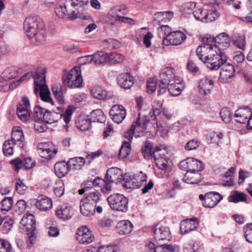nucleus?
Returning a JSON list of instances; mask_svg holds the SVG:
<instances>
[{"mask_svg":"<svg viewBox=\"0 0 252 252\" xmlns=\"http://www.w3.org/2000/svg\"><path fill=\"white\" fill-rule=\"evenodd\" d=\"M46 123L43 119L35 120L34 124V127L36 131L39 132H43L47 128Z\"/></svg>","mask_w":252,"mask_h":252,"instance_id":"nucleus-55","label":"nucleus"},{"mask_svg":"<svg viewBox=\"0 0 252 252\" xmlns=\"http://www.w3.org/2000/svg\"><path fill=\"white\" fill-rule=\"evenodd\" d=\"M92 96L98 100H111L116 97L113 92H107L99 86H94L91 90Z\"/></svg>","mask_w":252,"mask_h":252,"instance_id":"nucleus-14","label":"nucleus"},{"mask_svg":"<svg viewBox=\"0 0 252 252\" xmlns=\"http://www.w3.org/2000/svg\"><path fill=\"white\" fill-rule=\"evenodd\" d=\"M30 101L27 96H24L22 100L17 106V114L21 121L26 122L30 119Z\"/></svg>","mask_w":252,"mask_h":252,"instance_id":"nucleus-13","label":"nucleus"},{"mask_svg":"<svg viewBox=\"0 0 252 252\" xmlns=\"http://www.w3.org/2000/svg\"><path fill=\"white\" fill-rule=\"evenodd\" d=\"M126 8H121L119 6L114 7L113 8H112L110 11L109 14H108V18H109V20H108V23L111 25H114L115 24L114 21H112V19H114V18H112L111 16H109L110 15L111 16H116L117 15H119L118 14L119 12H123V14H126V13L125 12Z\"/></svg>","mask_w":252,"mask_h":252,"instance_id":"nucleus-45","label":"nucleus"},{"mask_svg":"<svg viewBox=\"0 0 252 252\" xmlns=\"http://www.w3.org/2000/svg\"><path fill=\"white\" fill-rule=\"evenodd\" d=\"M223 135L222 133L212 132L207 136V140L209 143H218L222 139Z\"/></svg>","mask_w":252,"mask_h":252,"instance_id":"nucleus-52","label":"nucleus"},{"mask_svg":"<svg viewBox=\"0 0 252 252\" xmlns=\"http://www.w3.org/2000/svg\"><path fill=\"white\" fill-rule=\"evenodd\" d=\"M103 180L104 182H103L101 185V190L103 193H109L112 190V185L114 182L112 181L111 180H109V179L106 176Z\"/></svg>","mask_w":252,"mask_h":252,"instance_id":"nucleus-54","label":"nucleus"},{"mask_svg":"<svg viewBox=\"0 0 252 252\" xmlns=\"http://www.w3.org/2000/svg\"><path fill=\"white\" fill-rule=\"evenodd\" d=\"M11 141L18 145L20 148L23 149L26 145L25 138L22 130L20 127H14L11 134Z\"/></svg>","mask_w":252,"mask_h":252,"instance_id":"nucleus-19","label":"nucleus"},{"mask_svg":"<svg viewBox=\"0 0 252 252\" xmlns=\"http://www.w3.org/2000/svg\"><path fill=\"white\" fill-rule=\"evenodd\" d=\"M140 119L139 118H138L136 121L134 122L132 126H131L130 128L127 131L125 134V137L128 140L131 141L133 136L134 135L135 137H139V135L137 134L136 133H134V131L135 130L136 128H138L140 127L141 125V123L140 122Z\"/></svg>","mask_w":252,"mask_h":252,"instance_id":"nucleus-41","label":"nucleus"},{"mask_svg":"<svg viewBox=\"0 0 252 252\" xmlns=\"http://www.w3.org/2000/svg\"><path fill=\"white\" fill-rule=\"evenodd\" d=\"M18 74V68L16 66H12L6 68L1 73V75L5 81L15 78Z\"/></svg>","mask_w":252,"mask_h":252,"instance_id":"nucleus-38","label":"nucleus"},{"mask_svg":"<svg viewBox=\"0 0 252 252\" xmlns=\"http://www.w3.org/2000/svg\"><path fill=\"white\" fill-rule=\"evenodd\" d=\"M36 206L41 211H46L52 208V202L48 197L41 195L36 199Z\"/></svg>","mask_w":252,"mask_h":252,"instance_id":"nucleus-28","label":"nucleus"},{"mask_svg":"<svg viewBox=\"0 0 252 252\" xmlns=\"http://www.w3.org/2000/svg\"><path fill=\"white\" fill-rule=\"evenodd\" d=\"M66 88L60 83H55L52 88L54 96L61 104L64 102L63 94L66 92Z\"/></svg>","mask_w":252,"mask_h":252,"instance_id":"nucleus-29","label":"nucleus"},{"mask_svg":"<svg viewBox=\"0 0 252 252\" xmlns=\"http://www.w3.org/2000/svg\"><path fill=\"white\" fill-rule=\"evenodd\" d=\"M196 54L199 60L211 70H218L221 67L219 80L227 82L232 78L235 72L234 66L227 63V58L223 52H220L216 46L206 45L198 47Z\"/></svg>","mask_w":252,"mask_h":252,"instance_id":"nucleus-1","label":"nucleus"},{"mask_svg":"<svg viewBox=\"0 0 252 252\" xmlns=\"http://www.w3.org/2000/svg\"><path fill=\"white\" fill-rule=\"evenodd\" d=\"M179 167L183 170L200 172L203 170L204 165L201 161L193 158H189L181 161L179 164Z\"/></svg>","mask_w":252,"mask_h":252,"instance_id":"nucleus-10","label":"nucleus"},{"mask_svg":"<svg viewBox=\"0 0 252 252\" xmlns=\"http://www.w3.org/2000/svg\"><path fill=\"white\" fill-rule=\"evenodd\" d=\"M20 223L25 228L27 231L33 232L35 229V220L34 217L31 214L24 215Z\"/></svg>","mask_w":252,"mask_h":252,"instance_id":"nucleus-23","label":"nucleus"},{"mask_svg":"<svg viewBox=\"0 0 252 252\" xmlns=\"http://www.w3.org/2000/svg\"><path fill=\"white\" fill-rule=\"evenodd\" d=\"M110 115L114 122L121 123L126 116V110L121 105H114L109 111Z\"/></svg>","mask_w":252,"mask_h":252,"instance_id":"nucleus-17","label":"nucleus"},{"mask_svg":"<svg viewBox=\"0 0 252 252\" xmlns=\"http://www.w3.org/2000/svg\"><path fill=\"white\" fill-rule=\"evenodd\" d=\"M203 14V22L205 23L214 21L220 16V13L216 10L205 11V14Z\"/></svg>","mask_w":252,"mask_h":252,"instance_id":"nucleus-44","label":"nucleus"},{"mask_svg":"<svg viewBox=\"0 0 252 252\" xmlns=\"http://www.w3.org/2000/svg\"><path fill=\"white\" fill-rule=\"evenodd\" d=\"M91 126V122L88 119L79 120L77 124V126L82 131L88 130Z\"/></svg>","mask_w":252,"mask_h":252,"instance_id":"nucleus-58","label":"nucleus"},{"mask_svg":"<svg viewBox=\"0 0 252 252\" xmlns=\"http://www.w3.org/2000/svg\"><path fill=\"white\" fill-rule=\"evenodd\" d=\"M39 155L42 158L50 159L52 157V151L49 148V145L46 143H39L37 146Z\"/></svg>","mask_w":252,"mask_h":252,"instance_id":"nucleus-37","label":"nucleus"},{"mask_svg":"<svg viewBox=\"0 0 252 252\" xmlns=\"http://www.w3.org/2000/svg\"><path fill=\"white\" fill-rule=\"evenodd\" d=\"M63 81L64 85L70 89L81 87L82 85L83 79L80 68L78 67L73 68L66 76L63 77Z\"/></svg>","mask_w":252,"mask_h":252,"instance_id":"nucleus-7","label":"nucleus"},{"mask_svg":"<svg viewBox=\"0 0 252 252\" xmlns=\"http://www.w3.org/2000/svg\"><path fill=\"white\" fill-rule=\"evenodd\" d=\"M198 87L200 93L204 95L209 94L214 88L213 81L209 78L205 77L200 81Z\"/></svg>","mask_w":252,"mask_h":252,"instance_id":"nucleus-24","label":"nucleus"},{"mask_svg":"<svg viewBox=\"0 0 252 252\" xmlns=\"http://www.w3.org/2000/svg\"><path fill=\"white\" fill-rule=\"evenodd\" d=\"M200 143L199 140L193 139L186 143L185 148L188 151L195 150L199 146Z\"/></svg>","mask_w":252,"mask_h":252,"instance_id":"nucleus-62","label":"nucleus"},{"mask_svg":"<svg viewBox=\"0 0 252 252\" xmlns=\"http://www.w3.org/2000/svg\"><path fill=\"white\" fill-rule=\"evenodd\" d=\"M81 214L85 217H90L94 215L95 211L101 213L103 211L102 205H98L96 208L81 200L80 202Z\"/></svg>","mask_w":252,"mask_h":252,"instance_id":"nucleus-16","label":"nucleus"},{"mask_svg":"<svg viewBox=\"0 0 252 252\" xmlns=\"http://www.w3.org/2000/svg\"><path fill=\"white\" fill-rule=\"evenodd\" d=\"M251 109L248 106L240 107L238 109L234 115V117L236 119L235 121L240 124H244L247 122V119L251 114Z\"/></svg>","mask_w":252,"mask_h":252,"instance_id":"nucleus-22","label":"nucleus"},{"mask_svg":"<svg viewBox=\"0 0 252 252\" xmlns=\"http://www.w3.org/2000/svg\"><path fill=\"white\" fill-rule=\"evenodd\" d=\"M108 62L111 63H122L124 59V57L121 54L113 52L108 54Z\"/></svg>","mask_w":252,"mask_h":252,"instance_id":"nucleus-51","label":"nucleus"},{"mask_svg":"<svg viewBox=\"0 0 252 252\" xmlns=\"http://www.w3.org/2000/svg\"><path fill=\"white\" fill-rule=\"evenodd\" d=\"M93 62L96 65L100 64L105 62H108V54L103 51L95 53L93 56Z\"/></svg>","mask_w":252,"mask_h":252,"instance_id":"nucleus-43","label":"nucleus"},{"mask_svg":"<svg viewBox=\"0 0 252 252\" xmlns=\"http://www.w3.org/2000/svg\"><path fill=\"white\" fill-rule=\"evenodd\" d=\"M75 110V107L72 105L68 106L63 114L46 110L43 115V119L46 123L50 124L57 122L59 120L63 118L65 124L68 125Z\"/></svg>","mask_w":252,"mask_h":252,"instance_id":"nucleus-5","label":"nucleus"},{"mask_svg":"<svg viewBox=\"0 0 252 252\" xmlns=\"http://www.w3.org/2000/svg\"><path fill=\"white\" fill-rule=\"evenodd\" d=\"M73 212L71 206L63 205L56 210V215L62 220H68L72 217Z\"/></svg>","mask_w":252,"mask_h":252,"instance_id":"nucleus-26","label":"nucleus"},{"mask_svg":"<svg viewBox=\"0 0 252 252\" xmlns=\"http://www.w3.org/2000/svg\"><path fill=\"white\" fill-rule=\"evenodd\" d=\"M41 75L37 73L34 76V93L35 94L39 93L41 99L51 105L54 104V102L51 97L50 91L45 85V73L46 69L43 68L41 70Z\"/></svg>","mask_w":252,"mask_h":252,"instance_id":"nucleus-4","label":"nucleus"},{"mask_svg":"<svg viewBox=\"0 0 252 252\" xmlns=\"http://www.w3.org/2000/svg\"><path fill=\"white\" fill-rule=\"evenodd\" d=\"M152 144L148 140H147L142 148V153L145 158L149 159L154 158V153L158 154V152L161 150L158 147L153 149Z\"/></svg>","mask_w":252,"mask_h":252,"instance_id":"nucleus-31","label":"nucleus"},{"mask_svg":"<svg viewBox=\"0 0 252 252\" xmlns=\"http://www.w3.org/2000/svg\"><path fill=\"white\" fill-rule=\"evenodd\" d=\"M118 83L125 89H129L133 84V77L129 73L122 74L118 78Z\"/></svg>","mask_w":252,"mask_h":252,"instance_id":"nucleus-30","label":"nucleus"},{"mask_svg":"<svg viewBox=\"0 0 252 252\" xmlns=\"http://www.w3.org/2000/svg\"><path fill=\"white\" fill-rule=\"evenodd\" d=\"M106 177L111 180L112 181L122 182L123 176L121 170L117 167H112L107 171Z\"/></svg>","mask_w":252,"mask_h":252,"instance_id":"nucleus-34","label":"nucleus"},{"mask_svg":"<svg viewBox=\"0 0 252 252\" xmlns=\"http://www.w3.org/2000/svg\"><path fill=\"white\" fill-rule=\"evenodd\" d=\"M154 159L156 166L159 169L165 171H169L171 170L168 164V158L161 157L158 154L154 153Z\"/></svg>","mask_w":252,"mask_h":252,"instance_id":"nucleus-35","label":"nucleus"},{"mask_svg":"<svg viewBox=\"0 0 252 252\" xmlns=\"http://www.w3.org/2000/svg\"><path fill=\"white\" fill-rule=\"evenodd\" d=\"M15 145L16 144L10 140L5 141L3 146V152L5 156H10L13 154V148Z\"/></svg>","mask_w":252,"mask_h":252,"instance_id":"nucleus-47","label":"nucleus"},{"mask_svg":"<svg viewBox=\"0 0 252 252\" xmlns=\"http://www.w3.org/2000/svg\"><path fill=\"white\" fill-rule=\"evenodd\" d=\"M107 200L112 210L122 212L128 210V199L123 194L114 193L108 196Z\"/></svg>","mask_w":252,"mask_h":252,"instance_id":"nucleus-8","label":"nucleus"},{"mask_svg":"<svg viewBox=\"0 0 252 252\" xmlns=\"http://www.w3.org/2000/svg\"><path fill=\"white\" fill-rule=\"evenodd\" d=\"M12 247L7 240L0 238V252H12Z\"/></svg>","mask_w":252,"mask_h":252,"instance_id":"nucleus-57","label":"nucleus"},{"mask_svg":"<svg viewBox=\"0 0 252 252\" xmlns=\"http://www.w3.org/2000/svg\"><path fill=\"white\" fill-rule=\"evenodd\" d=\"M46 109L40 106H36L34 108V121L43 119V115Z\"/></svg>","mask_w":252,"mask_h":252,"instance_id":"nucleus-63","label":"nucleus"},{"mask_svg":"<svg viewBox=\"0 0 252 252\" xmlns=\"http://www.w3.org/2000/svg\"><path fill=\"white\" fill-rule=\"evenodd\" d=\"M142 120L143 122L142 128L144 130H147V132H152L155 130V127L153 124L150 122L149 118L147 117L143 116Z\"/></svg>","mask_w":252,"mask_h":252,"instance_id":"nucleus-56","label":"nucleus"},{"mask_svg":"<svg viewBox=\"0 0 252 252\" xmlns=\"http://www.w3.org/2000/svg\"><path fill=\"white\" fill-rule=\"evenodd\" d=\"M233 42L234 45L239 49L244 50L245 46V37L244 35L235 36Z\"/></svg>","mask_w":252,"mask_h":252,"instance_id":"nucleus-60","label":"nucleus"},{"mask_svg":"<svg viewBox=\"0 0 252 252\" xmlns=\"http://www.w3.org/2000/svg\"><path fill=\"white\" fill-rule=\"evenodd\" d=\"M220 117L221 120L225 123H228L231 120V114L229 109L226 108H223L220 112Z\"/></svg>","mask_w":252,"mask_h":252,"instance_id":"nucleus-59","label":"nucleus"},{"mask_svg":"<svg viewBox=\"0 0 252 252\" xmlns=\"http://www.w3.org/2000/svg\"><path fill=\"white\" fill-rule=\"evenodd\" d=\"M24 29L27 36L30 39L36 41L38 45L45 42L44 24L42 20L37 16L27 17L24 23Z\"/></svg>","mask_w":252,"mask_h":252,"instance_id":"nucleus-2","label":"nucleus"},{"mask_svg":"<svg viewBox=\"0 0 252 252\" xmlns=\"http://www.w3.org/2000/svg\"><path fill=\"white\" fill-rule=\"evenodd\" d=\"M186 39V35L182 32L176 31L168 33L163 37V44L165 46L181 44Z\"/></svg>","mask_w":252,"mask_h":252,"instance_id":"nucleus-12","label":"nucleus"},{"mask_svg":"<svg viewBox=\"0 0 252 252\" xmlns=\"http://www.w3.org/2000/svg\"><path fill=\"white\" fill-rule=\"evenodd\" d=\"M77 0H60L55 8V13L60 18L74 20L77 18L87 19L82 16V10L78 8Z\"/></svg>","mask_w":252,"mask_h":252,"instance_id":"nucleus-3","label":"nucleus"},{"mask_svg":"<svg viewBox=\"0 0 252 252\" xmlns=\"http://www.w3.org/2000/svg\"><path fill=\"white\" fill-rule=\"evenodd\" d=\"M199 198L202 201L203 206L205 208H213L222 199V196L215 191H210L204 195L200 194Z\"/></svg>","mask_w":252,"mask_h":252,"instance_id":"nucleus-11","label":"nucleus"},{"mask_svg":"<svg viewBox=\"0 0 252 252\" xmlns=\"http://www.w3.org/2000/svg\"><path fill=\"white\" fill-rule=\"evenodd\" d=\"M148 246L149 249H153L154 252H174V249L171 245H162L156 247L154 243L150 242Z\"/></svg>","mask_w":252,"mask_h":252,"instance_id":"nucleus-42","label":"nucleus"},{"mask_svg":"<svg viewBox=\"0 0 252 252\" xmlns=\"http://www.w3.org/2000/svg\"><path fill=\"white\" fill-rule=\"evenodd\" d=\"M153 232L156 241L169 240L171 238V234L167 227L156 225Z\"/></svg>","mask_w":252,"mask_h":252,"instance_id":"nucleus-18","label":"nucleus"},{"mask_svg":"<svg viewBox=\"0 0 252 252\" xmlns=\"http://www.w3.org/2000/svg\"><path fill=\"white\" fill-rule=\"evenodd\" d=\"M55 172L59 178L65 176L70 170L67 162L61 161L57 162L54 166Z\"/></svg>","mask_w":252,"mask_h":252,"instance_id":"nucleus-33","label":"nucleus"},{"mask_svg":"<svg viewBox=\"0 0 252 252\" xmlns=\"http://www.w3.org/2000/svg\"><path fill=\"white\" fill-rule=\"evenodd\" d=\"M198 220L193 218L182 220L180 224V231L182 234H187L193 231L198 227Z\"/></svg>","mask_w":252,"mask_h":252,"instance_id":"nucleus-20","label":"nucleus"},{"mask_svg":"<svg viewBox=\"0 0 252 252\" xmlns=\"http://www.w3.org/2000/svg\"><path fill=\"white\" fill-rule=\"evenodd\" d=\"M91 116L95 121L102 123L105 121V116L101 109H98L93 111L91 113Z\"/></svg>","mask_w":252,"mask_h":252,"instance_id":"nucleus-50","label":"nucleus"},{"mask_svg":"<svg viewBox=\"0 0 252 252\" xmlns=\"http://www.w3.org/2000/svg\"><path fill=\"white\" fill-rule=\"evenodd\" d=\"M159 84L158 88V94L161 95L166 91L167 85L175 79L179 78L175 73L174 69L171 67L164 68L159 74Z\"/></svg>","mask_w":252,"mask_h":252,"instance_id":"nucleus-6","label":"nucleus"},{"mask_svg":"<svg viewBox=\"0 0 252 252\" xmlns=\"http://www.w3.org/2000/svg\"><path fill=\"white\" fill-rule=\"evenodd\" d=\"M228 200L229 202L234 203L246 202L247 201V195L244 192L237 190L233 191L229 196Z\"/></svg>","mask_w":252,"mask_h":252,"instance_id":"nucleus-39","label":"nucleus"},{"mask_svg":"<svg viewBox=\"0 0 252 252\" xmlns=\"http://www.w3.org/2000/svg\"><path fill=\"white\" fill-rule=\"evenodd\" d=\"M77 235V240L83 244H90L94 239L92 232L86 226H82L78 229Z\"/></svg>","mask_w":252,"mask_h":252,"instance_id":"nucleus-15","label":"nucleus"},{"mask_svg":"<svg viewBox=\"0 0 252 252\" xmlns=\"http://www.w3.org/2000/svg\"><path fill=\"white\" fill-rule=\"evenodd\" d=\"M13 199L12 197H5L0 202L1 206V211L3 214H5L9 211L12 207Z\"/></svg>","mask_w":252,"mask_h":252,"instance_id":"nucleus-46","label":"nucleus"},{"mask_svg":"<svg viewBox=\"0 0 252 252\" xmlns=\"http://www.w3.org/2000/svg\"><path fill=\"white\" fill-rule=\"evenodd\" d=\"M130 146L128 142H124L119 151V156L120 158H126L130 152Z\"/></svg>","mask_w":252,"mask_h":252,"instance_id":"nucleus-49","label":"nucleus"},{"mask_svg":"<svg viewBox=\"0 0 252 252\" xmlns=\"http://www.w3.org/2000/svg\"><path fill=\"white\" fill-rule=\"evenodd\" d=\"M213 41H215L218 45L212 44L210 43L211 41V38H209L208 37L205 38L203 39V44L202 45H200L199 47L204 46L206 45H209L211 46H217L220 52H222V50L226 49L230 45V39L229 35L225 32L221 33L218 34L214 38H213Z\"/></svg>","mask_w":252,"mask_h":252,"instance_id":"nucleus-9","label":"nucleus"},{"mask_svg":"<svg viewBox=\"0 0 252 252\" xmlns=\"http://www.w3.org/2000/svg\"><path fill=\"white\" fill-rule=\"evenodd\" d=\"M64 186L63 180L59 179L56 181L54 189L55 194L59 197H61L64 194Z\"/></svg>","mask_w":252,"mask_h":252,"instance_id":"nucleus-48","label":"nucleus"},{"mask_svg":"<svg viewBox=\"0 0 252 252\" xmlns=\"http://www.w3.org/2000/svg\"><path fill=\"white\" fill-rule=\"evenodd\" d=\"M81 200L94 206L95 208L99 204L102 205L100 201V194L98 192H91L82 199Z\"/></svg>","mask_w":252,"mask_h":252,"instance_id":"nucleus-27","label":"nucleus"},{"mask_svg":"<svg viewBox=\"0 0 252 252\" xmlns=\"http://www.w3.org/2000/svg\"><path fill=\"white\" fill-rule=\"evenodd\" d=\"M202 180V176L199 172L187 171L185 174L183 180L185 182L189 184H196Z\"/></svg>","mask_w":252,"mask_h":252,"instance_id":"nucleus-32","label":"nucleus"},{"mask_svg":"<svg viewBox=\"0 0 252 252\" xmlns=\"http://www.w3.org/2000/svg\"><path fill=\"white\" fill-rule=\"evenodd\" d=\"M16 189L18 193L24 194L27 192L28 187L22 180L19 179L16 180Z\"/></svg>","mask_w":252,"mask_h":252,"instance_id":"nucleus-61","label":"nucleus"},{"mask_svg":"<svg viewBox=\"0 0 252 252\" xmlns=\"http://www.w3.org/2000/svg\"><path fill=\"white\" fill-rule=\"evenodd\" d=\"M173 17V13L172 11L159 12L155 13L154 15V19L159 25L161 23L167 22Z\"/></svg>","mask_w":252,"mask_h":252,"instance_id":"nucleus-36","label":"nucleus"},{"mask_svg":"<svg viewBox=\"0 0 252 252\" xmlns=\"http://www.w3.org/2000/svg\"><path fill=\"white\" fill-rule=\"evenodd\" d=\"M70 169H80L85 163V159L81 157H76L70 159L67 162Z\"/></svg>","mask_w":252,"mask_h":252,"instance_id":"nucleus-40","label":"nucleus"},{"mask_svg":"<svg viewBox=\"0 0 252 252\" xmlns=\"http://www.w3.org/2000/svg\"><path fill=\"white\" fill-rule=\"evenodd\" d=\"M110 17L111 15H110ZM112 18H114V23L117 21H120L125 24H128L130 25H134L136 24V22L133 19L129 17L122 16L120 15H117L116 16H111Z\"/></svg>","mask_w":252,"mask_h":252,"instance_id":"nucleus-53","label":"nucleus"},{"mask_svg":"<svg viewBox=\"0 0 252 252\" xmlns=\"http://www.w3.org/2000/svg\"><path fill=\"white\" fill-rule=\"evenodd\" d=\"M133 227V224L130 221L122 220L117 223L116 229L119 234L124 235L131 232Z\"/></svg>","mask_w":252,"mask_h":252,"instance_id":"nucleus-25","label":"nucleus"},{"mask_svg":"<svg viewBox=\"0 0 252 252\" xmlns=\"http://www.w3.org/2000/svg\"><path fill=\"white\" fill-rule=\"evenodd\" d=\"M170 94L173 96H178L180 94L185 88L183 80L178 78L167 85Z\"/></svg>","mask_w":252,"mask_h":252,"instance_id":"nucleus-21","label":"nucleus"},{"mask_svg":"<svg viewBox=\"0 0 252 252\" xmlns=\"http://www.w3.org/2000/svg\"><path fill=\"white\" fill-rule=\"evenodd\" d=\"M245 237L246 240L252 244V224H247L244 227Z\"/></svg>","mask_w":252,"mask_h":252,"instance_id":"nucleus-64","label":"nucleus"}]
</instances>
